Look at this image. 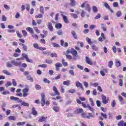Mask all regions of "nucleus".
<instances>
[{"label":"nucleus","mask_w":126,"mask_h":126,"mask_svg":"<svg viewBox=\"0 0 126 126\" xmlns=\"http://www.w3.org/2000/svg\"><path fill=\"white\" fill-rule=\"evenodd\" d=\"M45 94H41V105L42 106V107H43V106H45V104H46V105H47V106H49V105H50V101H47L46 102V101H45Z\"/></svg>","instance_id":"1"},{"label":"nucleus","mask_w":126,"mask_h":126,"mask_svg":"<svg viewBox=\"0 0 126 126\" xmlns=\"http://www.w3.org/2000/svg\"><path fill=\"white\" fill-rule=\"evenodd\" d=\"M82 105L83 108H85V109H86V108H88V109L91 111V112H94L95 111V109L94 108L91 107L90 104H88L86 105L84 102H82Z\"/></svg>","instance_id":"2"},{"label":"nucleus","mask_w":126,"mask_h":126,"mask_svg":"<svg viewBox=\"0 0 126 126\" xmlns=\"http://www.w3.org/2000/svg\"><path fill=\"white\" fill-rule=\"evenodd\" d=\"M33 46L34 49H38L40 51H45V50H47L46 47H39V45L37 43H34Z\"/></svg>","instance_id":"3"},{"label":"nucleus","mask_w":126,"mask_h":126,"mask_svg":"<svg viewBox=\"0 0 126 126\" xmlns=\"http://www.w3.org/2000/svg\"><path fill=\"white\" fill-rule=\"evenodd\" d=\"M85 62L88 63V64H89L90 65H93V61H92V59L87 56L85 57Z\"/></svg>","instance_id":"4"},{"label":"nucleus","mask_w":126,"mask_h":126,"mask_svg":"<svg viewBox=\"0 0 126 126\" xmlns=\"http://www.w3.org/2000/svg\"><path fill=\"white\" fill-rule=\"evenodd\" d=\"M102 100L103 104H108L109 102V98L107 99V97L104 96V94H101Z\"/></svg>","instance_id":"5"},{"label":"nucleus","mask_w":126,"mask_h":126,"mask_svg":"<svg viewBox=\"0 0 126 126\" xmlns=\"http://www.w3.org/2000/svg\"><path fill=\"white\" fill-rule=\"evenodd\" d=\"M22 57L26 59L28 63H33V60H32V59H29V58H28V55H27V54L23 53L22 54Z\"/></svg>","instance_id":"6"},{"label":"nucleus","mask_w":126,"mask_h":126,"mask_svg":"<svg viewBox=\"0 0 126 126\" xmlns=\"http://www.w3.org/2000/svg\"><path fill=\"white\" fill-rule=\"evenodd\" d=\"M10 100H13V101H17L18 103H21V102H22V100L19 99V98L14 97L13 96H11L10 97Z\"/></svg>","instance_id":"7"},{"label":"nucleus","mask_w":126,"mask_h":126,"mask_svg":"<svg viewBox=\"0 0 126 126\" xmlns=\"http://www.w3.org/2000/svg\"><path fill=\"white\" fill-rule=\"evenodd\" d=\"M11 63H12L13 65H15V66H19V65H21V62H16L14 60L11 61Z\"/></svg>","instance_id":"8"},{"label":"nucleus","mask_w":126,"mask_h":126,"mask_svg":"<svg viewBox=\"0 0 126 126\" xmlns=\"http://www.w3.org/2000/svg\"><path fill=\"white\" fill-rule=\"evenodd\" d=\"M71 54L73 56V57H76L77 56V51L74 49L71 48Z\"/></svg>","instance_id":"9"},{"label":"nucleus","mask_w":126,"mask_h":126,"mask_svg":"<svg viewBox=\"0 0 126 126\" xmlns=\"http://www.w3.org/2000/svg\"><path fill=\"white\" fill-rule=\"evenodd\" d=\"M47 27H48L49 30H50V31H51V32H53V31H54V28H53L52 23H48V25H47Z\"/></svg>","instance_id":"10"},{"label":"nucleus","mask_w":126,"mask_h":126,"mask_svg":"<svg viewBox=\"0 0 126 126\" xmlns=\"http://www.w3.org/2000/svg\"><path fill=\"white\" fill-rule=\"evenodd\" d=\"M61 16L63 18L64 22H65V23H68V19H67V17L64 15H63V13L61 14Z\"/></svg>","instance_id":"11"},{"label":"nucleus","mask_w":126,"mask_h":126,"mask_svg":"<svg viewBox=\"0 0 126 126\" xmlns=\"http://www.w3.org/2000/svg\"><path fill=\"white\" fill-rule=\"evenodd\" d=\"M76 87H80V88H81L82 90H83L84 88L82 86V84L79 82V81H77L76 82Z\"/></svg>","instance_id":"12"},{"label":"nucleus","mask_w":126,"mask_h":126,"mask_svg":"<svg viewBox=\"0 0 126 126\" xmlns=\"http://www.w3.org/2000/svg\"><path fill=\"white\" fill-rule=\"evenodd\" d=\"M26 30L27 31H28V32H30L31 34H33L34 33V30L31 27H28L26 29Z\"/></svg>","instance_id":"13"},{"label":"nucleus","mask_w":126,"mask_h":126,"mask_svg":"<svg viewBox=\"0 0 126 126\" xmlns=\"http://www.w3.org/2000/svg\"><path fill=\"white\" fill-rule=\"evenodd\" d=\"M53 91L56 95H57L58 96L60 95V92H59V90H58V89H57L55 86L53 87Z\"/></svg>","instance_id":"14"},{"label":"nucleus","mask_w":126,"mask_h":126,"mask_svg":"<svg viewBox=\"0 0 126 126\" xmlns=\"http://www.w3.org/2000/svg\"><path fill=\"white\" fill-rule=\"evenodd\" d=\"M46 120L47 117H42L39 119L38 122H39V123H43L44 122H46Z\"/></svg>","instance_id":"15"},{"label":"nucleus","mask_w":126,"mask_h":126,"mask_svg":"<svg viewBox=\"0 0 126 126\" xmlns=\"http://www.w3.org/2000/svg\"><path fill=\"white\" fill-rule=\"evenodd\" d=\"M71 35L76 39H77V35H76V32L74 31H71Z\"/></svg>","instance_id":"16"},{"label":"nucleus","mask_w":126,"mask_h":126,"mask_svg":"<svg viewBox=\"0 0 126 126\" xmlns=\"http://www.w3.org/2000/svg\"><path fill=\"white\" fill-rule=\"evenodd\" d=\"M27 79H28V80H29L30 81H31V82H33L34 81V79H33L32 76H31V75H28L27 76Z\"/></svg>","instance_id":"17"},{"label":"nucleus","mask_w":126,"mask_h":126,"mask_svg":"<svg viewBox=\"0 0 126 126\" xmlns=\"http://www.w3.org/2000/svg\"><path fill=\"white\" fill-rule=\"evenodd\" d=\"M89 101L91 103V105L92 107H94V106H95V103H94V100L93 99V98L91 97L89 98Z\"/></svg>","instance_id":"18"},{"label":"nucleus","mask_w":126,"mask_h":126,"mask_svg":"<svg viewBox=\"0 0 126 126\" xmlns=\"http://www.w3.org/2000/svg\"><path fill=\"white\" fill-rule=\"evenodd\" d=\"M32 114L33 116H37V113L35 107H32Z\"/></svg>","instance_id":"19"},{"label":"nucleus","mask_w":126,"mask_h":126,"mask_svg":"<svg viewBox=\"0 0 126 126\" xmlns=\"http://www.w3.org/2000/svg\"><path fill=\"white\" fill-rule=\"evenodd\" d=\"M101 29H102V30L104 32H106V31H107V26H106V25H104L101 24Z\"/></svg>","instance_id":"20"},{"label":"nucleus","mask_w":126,"mask_h":126,"mask_svg":"<svg viewBox=\"0 0 126 126\" xmlns=\"http://www.w3.org/2000/svg\"><path fill=\"white\" fill-rule=\"evenodd\" d=\"M86 40L87 41V42H88L89 45H92V44H93V42L91 41V39H90V38L89 37H87Z\"/></svg>","instance_id":"21"},{"label":"nucleus","mask_w":126,"mask_h":126,"mask_svg":"<svg viewBox=\"0 0 126 126\" xmlns=\"http://www.w3.org/2000/svg\"><path fill=\"white\" fill-rule=\"evenodd\" d=\"M21 105L22 106H24V107H29V106H30L29 103H28L25 101H22Z\"/></svg>","instance_id":"22"},{"label":"nucleus","mask_w":126,"mask_h":126,"mask_svg":"<svg viewBox=\"0 0 126 126\" xmlns=\"http://www.w3.org/2000/svg\"><path fill=\"white\" fill-rule=\"evenodd\" d=\"M69 5L71 6H74L75 5V1L74 0H70Z\"/></svg>","instance_id":"23"},{"label":"nucleus","mask_w":126,"mask_h":126,"mask_svg":"<svg viewBox=\"0 0 126 126\" xmlns=\"http://www.w3.org/2000/svg\"><path fill=\"white\" fill-rule=\"evenodd\" d=\"M91 118H94V115L91 113H89L88 115L87 116V119H90Z\"/></svg>","instance_id":"24"},{"label":"nucleus","mask_w":126,"mask_h":126,"mask_svg":"<svg viewBox=\"0 0 126 126\" xmlns=\"http://www.w3.org/2000/svg\"><path fill=\"white\" fill-rule=\"evenodd\" d=\"M70 15H71L72 17H73L74 19H77V18H78V16L75 13H71Z\"/></svg>","instance_id":"25"},{"label":"nucleus","mask_w":126,"mask_h":126,"mask_svg":"<svg viewBox=\"0 0 126 126\" xmlns=\"http://www.w3.org/2000/svg\"><path fill=\"white\" fill-rule=\"evenodd\" d=\"M55 27L56 28H57V29H61V28H62V24L61 23L56 24L55 25Z\"/></svg>","instance_id":"26"},{"label":"nucleus","mask_w":126,"mask_h":126,"mask_svg":"<svg viewBox=\"0 0 126 126\" xmlns=\"http://www.w3.org/2000/svg\"><path fill=\"white\" fill-rule=\"evenodd\" d=\"M115 61L116 66L119 67V66H121V65H122V63H121L120 61H117V60H115Z\"/></svg>","instance_id":"27"},{"label":"nucleus","mask_w":126,"mask_h":126,"mask_svg":"<svg viewBox=\"0 0 126 126\" xmlns=\"http://www.w3.org/2000/svg\"><path fill=\"white\" fill-rule=\"evenodd\" d=\"M70 83V81L67 80L63 82V85H66V86H69V83Z\"/></svg>","instance_id":"28"},{"label":"nucleus","mask_w":126,"mask_h":126,"mask_svg":"<svg viewBox=\"0 0 126 126\" xmlns=\"http://www.w3.org/2000/svg\"><path fill=\"white\" fill-rule=\"evenodd\" d=\"M26 4L24 3L22 5V6H21V10L22 11H24L25 10V8H26Z\"/></svg>","instance_id":"29"},{"label":"nucleus","mask_w":126,"mask_h":126,"mask_svg":"<svg viewBox=\"0 0 126 126\" xmlns=\"http://www.w3.org/2000/svg\"><path fill=\"white\" fill-rule=\"evenodd\" d=\"M82 112H83V109L81 108H78L76 110V113L77 114H80V113H82Z\"/></svg>","instance_id":"30"},{"label":"nucleus","mask_w":126,"mask_h":126,"mask_svg":"<svg viewBox=\"0 0 126 126\" xmlns=\"http://www.w3.org/2000/svg\"><path fill=\"white\" fill-rule=\"evenodd\" d=\"M62 63L64 66H67V65H68V63H67V62H65L64 59H62Z\"/></svg>","instance_id":"31"},{"label":"nucleus","mask_w":126,"mask_h":126,"mask_svg":"<svg viewBox=\"0 0 126 126\" xmlns=\"http://www.w3.org/2000/svg\"><path fill=\"white\" fill-rule=\"evenodd\" d=\"M93 10L94 13H97V12H98V9L97 8V7H96L95 6H94L93 7Z\"/></svg>","instance_id":"32"},{"label":"nucleus","mask_w":126,"mask_h":126,"mask_svg":"<svg viewBox=\"0 0 126 126\" xmlns=\"http://www.w3.org/2000/svg\"><path fill=\"white\" fill-rule=\"evenodd\" d=\"M12 63L11 62H7L6 63V66L7 67H12Z\"/></svg>","instance_id":"33"},{"label":"nucleus","mask_w":126,"mask_h":126,"mask_svg":"<svg viewBox=\"0 0 126 126\" xmlns=\"http://www.w3.org/2000/svg\"><path fill=\"white\" fill-rule=\"evenodd\" d=\"M2 72L4 74H6V75H10V73L7 70H3Z\"/></svg>","instance_id":"34"},{"label":"nucleus","mask_w":126,"mask_h":126,"mask_svg":"<svg viewBox=\"0 0 126 126\" xmlns=\"http://www.w3.org/2000/svg\"><path fill=\"white\" fill-rule=\"evenodd\" d=\"M114 65V63L111 61L108 63V66L110 68H112V67Z\"/></svg>","instance_id":"35"},{"label":"nucleus","mask_w":126,"mask_h":126,"mask_svg":"<svg viewBox=\"0 0 126 126\" xmlns=\"http://www.w3.org/2000/svg\"><path fill=\"white\" fill-rule=\"evenodd\" d=\"M56 67H62L63 66V64L60 63H57L55 64Z\"/></svg>","instance_id":"36"},{"label":"nucleus","mask_w":126,"mask_h":126,"mask_svg":"<svg viewBox=\"0 0 126 126\" xmlns=\"http://www.w3.org/2000/svg\"><path fill=\"white\" fill-rule=\"evenodd\" d=\"M39 11L42 13V14H44V7L42 6H40L39 8Z\"/></svg>","instance_id":"37"},{"label":"nucleus","mask_w":126,"mask_h":126,"mask_svg":"<svg viewBox=\"0 0 126 126\" xmlns=\"http://www.w3.org/2000/svg\"><path fill=\"white\" fill-rule=\"evenodd\" d=\"M8 119L11 121H15L16 120V118H15V116H9Z\"/></svg>","instance_id":"38"},{"label":"nucleus","mask_w":126,"mask_h":126,"mask_svg":"<svg viewBox=\"0 0 126 126\" xmlns=\"http://www.w3.org/2000/svg\"><path fill=\"white\" fill-rule=\"evenodd\" d=\"M76 92L75 89H70L68 91V93H70L71 94H73Z\"/></svg>","instance_id":"39"},{"label":"nucleus","mask_w":126,"mask_h":126,"mask_svg":"<svg viewBox=\"0 0 126 126\" xmlns=\"http://www.w3.org/2000/svg\"><path fill=\"white\" fill-rule=\"evenodd\" d=\"M90 85L91 86H94V87H97V86H98V85H99V84H98V83H90Z\"/></svg>","instance_id":"40"},{"label":"nucleus","mask_w":126,"mask_h":126,"mask_svg":"<svg viewBox=\"0 0 126 126\" xmlns=\"http://www.w3.org/2000/svg\"><path fill=\"white\" fill-rule=\"evenodd\" d=\"M12 84V83L11 82H7L6 84L5 85V86L7 88L9 87V86H11Z\"/></svg>","instance_id":"41"},{"label":"nucleus","mask_w":126,"mask_h":126,"mask_svg":"<svg viewBox=\"0 0 126 126\" xmlns=\"http://www.w3.org/2000/svg\"><path fill=\"white\" fill-rule=\"evenodd\" d=\"M26 9L28 11H29L30 10V4L29 3L26 4Z\"/></svg>","instance_id":"42"},{"label":"nucleus","mask_w":126,"mask_h":126,"mask_svg":"<svg viewBox=\"0 0 126 126\" xmlns=\"http://www.w3.org/2000/svg\"><path fill=\"white\" fill-rule=\"evenodd\" d=\"M43 17V14H38L35 16V18H42Z\"/></svg>","instance_id":"43"},{"label":"nucleus","mask_w":126,"mask_h":126,"mask_svg":"<svg viewBox=\"0 0 126 126\" xmlns=\"http://www.w3.org/2000/svg\"><path fill=\"white\" fill-rule=\"evenodd\" d=\"M116 100H113L111 102V107H112V108H114V107L116 106Z\"/></svg>","instance_id":"44"},{"label":"nucleus","mask_w":126,"mask_h":126,"mask_svg":"<svg viewBox=\"0 0 126 126\" xmlns=\"http://www.w3.org/2000/svg\"><path fill=\"white\" fill-rule=\"evenodd\" d=\"M22 32L23 33L24 37H26V36H27V32H26L25 30H23Z\"/></svg>","instance_id":"45"},{"label":"nucleus","mask_w":126,"mask_h":126,"mask_svg":"<svg viewBox=\"0 0 126 126\" xmlns=\"http://www.w3.org/2000/svg\"><path fill=\"white\" fill-rule=\"evenodd\" d=\"M100 115H101V116L103 117V118L104 119H107V114L106 113H101Z\"/></svg>","instance_id":"46"},{"label":"nucleus","mask_w":126,"mask_h":126,"mask_svg":"<svg viewBox=\"0 0 126 126\" xmlns=\"http://www.w3.org/2000/svg\"><path fill=\"white\" fill-rule=\"evenodd\" d=\"M45 63H48V64H51V63H53V60H46Z\"/></svg>","instance_id":"47"},{"label":"nucleus","mask_w":126,"mask_h":126,"mask_svg":"<svg viewBox=\"0 0 126 126\" xmlns=\"http://www.w3.org/2000/svg\"><path fill=\"white\" fill-rule=\"evenodd\" d=\"M32 37L33 38V39H35V40L38 39V36L36 34H32Z\"/></svg>","instance_id":"48"},{"label":"nucleus","mask_w":126,"mask_h":126,"mask_svg":"<svg viewBox=\"0 0 126 126\" xmlns=\"http://www.w3.org/2000/svg\"><path fill=\"white\" fill-rule=\"evenodd\" d=\"M104 5L105 7H106V8H107V9H110V5H109V4H108V3L104 2Z\"/></svg>","instance_id":"49"},{"label":"nucleus","mask_w":126,"mask_h":126,"mask_svg":"<svg viewBox=\"0 0 126 126\" xmlns=\"http://www.w3.org/2000/svg\"><path fill=\"white\" fill-rule=\"evenodd\" d=\"M53 109L54 111H55V112H56V113H58V112L60 111V109L58 107H54Z\"/></svg>","instance_id":"50"},{"label":"nucleus","mask_w":126,"mask_h":126,"mask_svg":"<svg viewBox=\"0 0 126 126\" xmlns=\"http://www.w3.org/2000/svg\"><path fill=\"white\" fill-rule=\"evenodd\" d=\"M124 124H125V122L124 121H121L118 124V126H124Z\"/></svg>","instance_id":"51"},{"label":"nucleus","mask_w":126,"mask_h":126,"mask_svg":"<svg viewBox=\"0 0 126 126\" xmlns=\"http://www.w3.org/2000/svg\"><path fill=\"white\" fill-rule=\"evenodd\" d=\"M96 27V25H91L90 26V29L91 30H93V29H94Z\"/></svg>","instance_id":"52"},{"label":"nucleus","mask_w":126,"mask_h":126,"mask_svg":"<svg viewBox=\"0 0 126 126\" xmlns=\"http://www.w3.org/2000/svg\"><path fill=\"white\" fill-rule=\"evenodd\" d=\"M38 67H43L44 68H46L47 67V64H40L38 65Z\"/></svg>","instance_id":"53"},{"label":"nucleus","mask_w":126,"mask_h":126,"mask_svg":"<svg viewBox=\"0 0 126 126\" xmlns=\"http://www.w3.org/2000/svg\"><path fill=\"white\" fill-rule=\"evenodd\" d=\"M22 46H23V50H25L26 52H27V46L25 45V44H22Z\"/></svg>","instance_id":"54"},{"label":"nucleus","mask_w":126,"mask_h":126,"mask_svg":"<svg viewBox=\"0 0 126 126\" xmlns=\"http://www.w3.org/2000/svg\"><path fill=\"white\" fill-rule=\"evenodd\" d=\"M12 81L13 86L15 87V86H16V85H17V83H16V81H15V79H12Z\"/></svg>","instance_id":"55"},{"label":"nucleus","mask_w":126,"mask_h":126,"mask_svg":"<svg viewBox=\"0 0 126 126\" xmlns=\"http://www.w3.org/2000/svg\"><path fill=\"white\" fill-rule=\"evenodd\" d=\"M116 15H117V17H120L122 15V12H121V11H118L116 13Z\"/></svg>","instance_id":"56"},{"label":"nucleus","mask_w":126,"mask_h":126,"mask_svg":"<svg viewBox=\"0 0 126 126\" xmlns=\"http://www.w3.org/2000/svg\"><path fill=\"white\" fill-rule=\"evenodd\" d=\"M23 125H25V122H18L17 124V126H23Z\"/></svg>","instance_id":"57"},{"label":"nucleus","mask_w":126,"mask_h":126,"mask_svg":"<svg viewBox=\"0 0 126 126\" xmlns=\"http://www.w3.org/2000/svg\"><path fill=\"white\" fill-rule=\"evenodd\" d=\"M23 92L28 93L29 92V89L28 88H25L23 89Z\"/></svg>","instance_id":"58"},{"label":"nucleus","mask_w":126,"mask_h":126,"mask_svg":"<svg viewBox=\"0 0 126 126\" xmlns=\"http://www.w3.org/2000/svg\"><path fill=\"white\" fill-rule=\"evenodd\" d=\"M114 7H118L119 6V3L117 2H114L113 4Z\"/></svg>","instance_id":"59"},{"label":"nucleus","mask_w":126,"mask_h":126,"mask_svg":"<svg viewBox=\"0 0 126 126\" xmlns=\"http://www.w3.org/2000/svg\"><path fill=\"white\" fill-rule=\"evenodd\" d=\"M92 48L93 50H94V51H98V47H97L96 45H93Z\"/></svg>","instance_id":"60"},{"label":"nucleus","mask_w":126,"mask_h":126,"mask_svg":"<svg viewBox=\"0 0 126 126\" xmlns=\"http://www.w3.org/2000/svg\"><path fill=\"white\" fill-rule=\"evenodd\" d=\"M2 94L3 95H7L9 94V92L8 91H3V92H2Z\"/></svg>","instance_id":"61"},{"label":"nucleus","mask_w":126,"mask_h":126,"mask_svg":"<svg viewBox=\"0 0 126 126\" xmlns=\"http://www.w3.org/2000/svg\"><path fill=\"white\" fill-rule=\"evenodd\" d=\"M52 45L53 46V47H55V48H59L60 47V45L56 43H52Z\"/></svg>","instance_id":"62"},{"label":"nucleus","mask_w":126,"mask_h":126,"mask_svg":"<svg viewBox=\"0 0 126 126\" xmlns=\"http://www.w3.org/2000/svg\"><path fill=\"white\" fill-rule=\"evenodd\" d=\"M69 73L72 76H73L74 75V72L73 71V70H69Z\"/></svg>","instance_id":"63"},{"label":"nucleus","mask_w":126,"mask_h":126,"mask_svg":"<svg viewBox=\"0 0 126 126\" xmlns=\"http://www.w3.org/2000/svg\"><path fill=\"white\" fill-rule=\"evenodd\" d=\"M81 17H84L85 16V11L82 10L81 13Z\"/></svg>","instance_id":"64"}]
</instances>
